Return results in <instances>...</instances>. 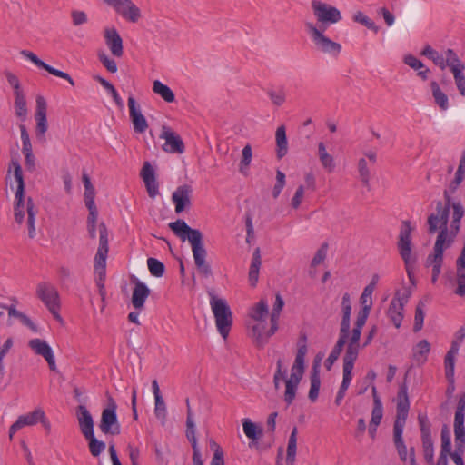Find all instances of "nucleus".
I'll list each match as a JSON object with an SVG mask.
<instances>
[{"label": "nucleus", "instance_id": "obj_15", "mask_svg": "<svg viewBox=\"0 0 465 465\" xmlns=\"http://www.w3.org/2000/svg\"><path fill=\"white\" fill-rule=\"evenodd\" d=\"M193 194V188L189 184H183L176 188L172 193V201L174 204L176 213H181L185 209L192 205L191 197Z\"/></svg>", "mask_w": 465, "mask_h": 465}, {"label": "nucleus", "instance_id": "obj_1", "mask_svg": "<svg viewBox=\"0 0 465 465\" xmlns=\"http://www.w3.org/2000/svg\"><path fill=\"white\" fill-rule=\"evenodd\" d=\"M170 229L183 242L188 240L194 259L195 266L201 275L205 278L212 276L210 264L206 262L207 251L203 245V236L200 230L191 228L183 220L178 219L169 223Z\"/></svg>", "mask_w": 465, "mask_h": 465}, {"label": "nucleus", "instance_id": "obj_55", "mask_svg": "<svg viewBox=\"0 0 465 465\" xmlns=\"http://www.w3.org/2000/svg\"><path fill=\"white\" fill-rule=\"evenodd\" d=\"M311 388L309 391L308 397L312 401H315L319 395V391L321 387V378L320 376L311 375Z\"/></svg>", "mask_w": 465, "mask_h": 465}, {"label": "nucleus", "instance_id": "obj_20", "mask_svg": "<svg viewBox=\"0 0 465 465\" xmlns=\"http://www.w3.org/2000/svg\"><path fill=\"white\" fill-rule=\"evenodd\" d=\"M43 418H45V411L42 409H35L32 412L19 416L16 421L13 423L9 429V438L12 439L14 434L23 427L33 426Z\"/></svg>", "mask_w": 465, "mask_h": 465}, {"label": "nucleus", "instance_id": "obj_5", "mask_svg": "<svg viewBox=\"0 0 465 465\" xmlns=\"http://www.w3.org/2000/svg\"><path fill=\"white\" fill-rule=\"evenodd\" d=\"M305 27L318 52L332 56H337L341 53V45L324 35L327 29H320L312 23H306Z\"/></svg>", "mask_w": 465, "mask_h": 465}, {"label": "nucleus", "instance_id": "obj_22", "mask_svg": "<svg viewBox=\"0 0 465 465\" xmlns=\"http://www.w3.org/2000/svg\"><path fill=\"white\" fill-rule=\"evenodd\" d=\"M105 44L115 57H122L124 54L123 39L114 27L105 28L104 31Z\"/></svg>", "mask_w": 465, "mask_h": 465}, {"label": "nucleus", "instance_id": "obj_9", "mask_svg": "<svg viewBox=\"0 0 465 465\" xmlns=\"http://www.w3.org/2000/svg\"><path fill=\"white\" fill-rule=\"evenodd\" d=\"M418 422L420 430L422 452L425 461L429 465H435L434 445L431 437V424L425 414L418 415Z\"/></svg>", "mask_w": 465, "mask_h": 465}, {"label": "nucleus", "instance_id": "obj_26", "mask_svg": "<svg viewBox=\"0 0 465 465\" xmlns=\"http://www.w3.org/2000/svg\"><path fill=\"white\" fill-rule=\"evenodd\" d=\"M266 322H255L251 328L250 336L252 338L257 347L262 348L267 342L271 336L268 335V331L264 333Z\"/></svg>", "mask_w": 465, "mask_h": 465}, {"label": "nucleus", "instance_id": "obj_33", "mask_svg": "<svg viewBox=\"0 0 465 465\" xmlns=\"http://www.w3.org/2000/svg\"><path fill=\"white\" fill-rule=\"evenodd\" d=\"M28 346L35 351V354L40 355L45 359L54 354L52 348L48 345V343L45 341L38 338L29 341Z\"/></svg>", "mask_w": 465, "mask_h": 465}, {"label": "nucleus", "instance_id": "obj_39", "mask_svg": "<svg viewBox=\"0 0 465 465\" xmlns=\"http://www.w3.org/2000/svg\"><path fill=\"white\" fill-rule=\"evenodd\" d=\"M268 312L267 302L262 299L251 309L249 315L254 322H262L266 319Z\"/></svg>", "mask_w": 465, "mask_h": 465}, {"label": "nucleus", "instance_id": "obj_11", "mask_svg": "<svg viewBox=\"0 0 465 465\" xmlns=\"http://www.w3.org/2000/svg\"><path fill=\"white\" fill-rule=\"evenodd\" d=\"M396 403V418L393 427H404L410 410L408 386L405 382L399 387Z\"/></svg>", "mask_w": 465, "mask_h": 465}, {"label": "nucleus", "instance_id": "obj_63", "mask_svg": "<svg viewBox=\"0 0 465 465\" xmlns=\"http://www.w3.org/2000/svg\"><path fill=\"white\" fill-rule=\"evenodd\" d=\"M465 339V326H461L455 333L454 335V339L453 341H451V345H450V350H453V348H456L454 349L455 351H458L459 352V350H460V344L462 343L463 340Z\"/></svg>", "mask_w": 465, "mask_h": 465}, {"label": "nucleus", "instance_id": "obj_16", "mask_svg": "<svg viewBox=\"0 0 465 465\" xmlns=\"http://www.w3.org/2000/svg\"><path fill=\"white\" fill-rule=\"evenodd\" d=\"M128 107L130 119L134 125V131L143 134L148 128V123L144 115L141 113L140 105L136 104L134 96L128 97Z\"/></svg>", "mask_w": 465, "mask_h": 465}, {"label": "nucleus", "instance_id": "obj_12", "mask_svg": "<svg viewBox=\"0 0 465 465\" xmlns=\"http://www.w3.org/2000/svg\"><path fill=\"white\" fill-rule=\"evenodd\" d=\"M46 112V101L42 95H38L36 97V110L35 114V119L36 122L35 135L37 140L42 143L45 142V133L48 129Z\"/></svg>", "mask_w": 465, "mask_h": 465}, {"label": "nucleus", "instance_id": "obj_40", "mask_svg": "<svg viewBox=\"0 0 465 465\" xmlns=\"http://www.w3.org/2000/svg\"><path fill=\"white\" fill-rule=\"evenodd\" d=\"M186 438L190 441L193 450L199 449L195 436V424L193 421L192 409H189L188 415L186 417Z\"/></svg>", "mask_w": 465, "mask_h": 465}, {"label": "nucleus", "instance_id": "obj_4", "mask_svg": "<svg viewBox=\"0 0 465 465\" xmlns=\"http://www.w3.org/2000/svg\"><path fill=\"white\" fill-rule=\"evenodd\" d=\"M210 305L215 319L218 332L225 340L232 325V313L224 299L218 298L213 290L208 292Z\"/></svg>", "mask_w": 465, "mask_h": 465}, {"label": "nucleus", "instance_id": "obj_52", "mask_svg": "<svg viewBox=\"0 0 465 465\" xmlns=\"http://www.w3.org/2000/svg\"><path fill=\"white\" fill-rule=\"evenodd\" d=\"M424 303L420 301L416 306L415 309V315H414V325H413V331L415 332L420 331L423 326L424 322V312H423Z\"/></svg>", "mask_w": 465, "mask_h": 465}, {"label": "nucleus", "instance_id": "obj_47", "mask_svg": "<svg viewBox=\"0 0 465 465\" xmlns=\"http://www.w3.org/2000/svg\"><path fill=\"white\" fill-rule=\"evenodd\" d=\"M154 414L155 417L161 421L162 425H165L167 411L165 402L162 396L155 398Z\"/></svg>", "mask_w": 465, "mask_h": 465}, {"label": "nucleus", "instance_id": "obj_35", "mask_svg": "<svg viewBox=\"0 0 465 465\" xmlns=\"http://www.w3.org/2000/svg\"><path fill=\"white\" fill-rule=\"evenodd\" d=\"M355 361L356 360L343 358V378L339 390L347 391L352 380V370Z\"/></svg>", "mask_w": 465, "mask_h": 465}, {"label": "nucleus", "instance_id": "obj_23", "mask_svg": "<svg viewBox=\"0 0 465 465\" xmlns=\"http://www.w3.org/2000/svg\"><path fill=\"white\" fill-rule=\"evenodd\" d=\"M76 418L79 425V429L84 437L93 434L94 431V420L84 404H80L76 408Z\"/></svg>", "mask_w": 465, "mask_h": 465}, {"label": "nucleus", "instance_id": "obj_61", "mask_svg": "<svg viewBox=\"0 0 465 465\" xmlns=\"http://www.w3.org/2000/svg\"><path fill=\"white\" fill-rule=\"evenodd\" d=\"M297 386L298 385L292 383V381H285L286 389L284 393V401L287 405H291L296 395Z\"/></svg>", "mask_w": 465, "mask_h": 465}, {"label": "nucleus", "instance_id": "obj_44", "mask_svg": "<svg viewBox=\"0 0 465 465\" xmlns=\"http://www.w3.org/2000/svg\"><path fill=\"white\" fill-rule=\"evenodd\" d=\"M421 55H424L432 60V62L437 66L444 70V56L438 51L434 50L430 45H427L424 46L423 50L421 51Z\"/></svg>", "mask_w": 465, "mask_h": 465}, {"label": "nucleus", "instance_id": "obj_13", "mask_svg": "<svg viewBox=\"0 0 465 465\" xmlns=\"http://www.w3.org/2000/svg\"><path fill=\"white\" fill-rule=\"evenodd\" d=\"M410 295V292H406L401 296L400 292H398L391 301L388 309V316L396 328H400L401 324V321L403 319V307L408 302Z\"/></svg>", "mask_w": 465, "mask_h": 465}, {"label": "nucleus", "instance_id": "obj_50", "mask_svg": "<svg viewBox=\"0 0 465 465\" xmlns=\"http://www.w3.org/2000/svg\"><path fill=\"white\" fill-rule=\"evenodd\" d=\"M353 20L366 26L368 29L372 30L374 33H378L380 30V27L376 25L372 20H371L366 15H364L361 11H358L357 13L354 14Z\"/></svg>", "mask_w": 465, "mask_h": 465}, {"label": "nucleus", "instance_id": "obj_37", "mask_svg": "<svg viewBox=\"0 0 465 465\" xmlns=\"http://www.w3.org/2000/svg\"><path fill=\"white\" fill-rule=\"evenodd\" d=\"M153 91L167 103H173L175 100V95L172 89L159 80L153 82Z\"/></svg>", "mask_w": 465, "mask_h": 465}, {"label": "nucleus", "instance_id": "obj_32", "mask_svg": "<svg viewBox=\"0 0 465 465\" xmlns=\"http://www.w3.org/2000/svg\"><path fill=\"white\" fill-rule=\"evenodd\" d=\"M276 146H277V157L282 159L287 154L288 143L286 137V129L284 125H281L277 128L276 134Z\"/></svg>", "mask_w": 465, "mask_h": 465}, {"label": "nucleus", "instance_id": "obj_30", "mask_svg": "<svg viewBox=\"0 0 465 465\" xmlns=\"http://www.w3.org/2000/svg\"><path fill=\"white\" fill-rule=\"evenodd\" d=\"M403 429L404 427H393V442L400 460L405 462L407 460L408 451L403 441Z\"/></svg>", "mask_w": 465, "mask_h": 465}, {"label": "nucleus", "instance_id": "obj_38", "mask_svg": "<svg viewBox=\"0 0 465 465\" xmlns=\"http://www.w3.org/2000/svg\"><path fill=\"white\" fill-rule=\"evenodd\" d=\"M432 96L436 104L442 110L446 111L449 107L448 96L440 90L437 82L430 83Z\"/></svg>", "mask_w": 465, "mask_h": 465}, {"label": "nucleus", "instance_id": "obj_28", "mask_svg": "<svg viewBox=\"0 0 465 465\" xmlns=\"http://www.w3.org/2000/svg\"><path fill=\"white\" fill-rule=\"evenodd\" d=\"M348 338H349L348 334L341 333V332L339 333V339L324 363L325 368L328 371H330L331 369L334 362L338 360L341 352L343 350L345 343L348 341Z\"/></svg>", "mask_w": 465, "mask_h": 465}, {"label": "nucleus", "instance_id": "obj_31", "mask_svg": "<svg viewBox=\"0 0 465 465\" xmlns=\"http://www.w3.org/2000/svg\"><path fill=\"white\" fill-rule=\"evenodd\" d=\"M449 67L451 73L454 74L455 72L460 71L463 72L465 69V65L460 60L456 53L452 49H447L445 52L444 57V69Z\"/></svg>", "mask_w": 465, "mask_h": 465}, {"label": "nucleus", "instance_id": "obj_57", "mask_svg": "<svg viewBox=\"0 0 465 465\" xmlns=\"http://www.w3.org/2000/svg\"><path fill=\"white\" fill-rule=\"evenodd\" d=\"M430 344L427 340H421L413 349V356L416 360H419L420 356L426 357L430 352Z\"/></svg>", "mask_w": 465, "mask_h": 465}, {"label": "nucleus", "instance_id": "obj_6", "mask_svg": "<svg viewBox=\"0 0 465 465\" xmlns=\"http://www.w3.org/2000/svg\"><path fill=\"white\" fill-rule=\"evenodd\" d=\"M411 231L412 227L411 222L407 220L403 221L401 223L397 246L399 252L404 261L408 276L410 280L413 282L411 268L416 262V259L411 256Z\"/></svg>", "mask_w": 465, "mask_h": 465}, {"label": "nucleus", "instance_id": "obj_49", "mask_svg": "<svg viewBox=\"0 0 465 465\" xmlns=\"http://www.w3.org/2000/svg\"><path fill=\"white\" fill-rule=\"evenodd\" d=\"M342 318L341 322L340 332L350 334L351 329V305L350 306H341Z\"/></svg>", "mask_w": 465, "mask_h": 465}, {"label": "nucleus", "instance_id": "obj_29", "mask_svg": "<svg viewBox=\"0 0 465 465\" xmlns=\"http://www.w3.org/2000/svg\"><path fill=\"white\" fill-rule=\"evenodd\" d=\"M261 264V250L257 247L252 253V262L249 269V282L252 287H255L258 282Z\"/></svg>", "mask_w": 465, "mask_h": 465}, {"label": "nucleus", "instance_id": "obj_48", "mask_svg": "<svg viewBox=\"0 0 465 465\" xmlns=\"http://www.w3.org/2000/svg\"><path fill=\"white\" fill-rule=\"evenodd\" d=\"M148 269L150 273L154 277H161L163 275L165 271L164 264L156 258H148L147 260Z\"/></svg>", "mask_w": 465, "mask_h": 465}, {"label": "nucleus", "instance_id": "obj_64", "mask_svg": "<svg viewBox=\"0 0 465 465\" xmlns=\"http://www.w3.org/2000/svg\"><path fill=\"white\" fill-rule=\"evenodd\" d=\"M456 86L462 96H465V75L463 72L457 71L453 74Z\"/></svg>", "mask_w": 465, "mask_h": 465}, {"label": "nucleus", "instance_id": "obj_21", "mask_svg": "<svg viewBox=\"0 0 465 465\" xmlns=\"http://www.w3.org/2000/svg\"><path fill=\"white\" fill-rule=\"evenodd\" d=\"M36 296L48 306H53L54 303H59V293L56 288L50 282H42L36 286Z\"/></svg>", "mask_w": 465, "mask_h": 465}, {"label": "nucleus", "instance_id": "obj_27", "mask_svg": "<svg viewBox=\"0 0 465 465\" xmlns=\"http://www.w3.org/2000/svg\"><path fill=\"white\" fill-rule=\"evenodd\" d=\"M284 306V301L282 298L280 293H277L275 296V302L273 304L271 316H270V323L271 328L268 331V335L272 336L278 331V322L280 318V313Z\"/></svg>", "mask_w": 465, "mask_h": 465}, {"label": "nucleus", "instance_id": "obj_59", "mask_svg": "<svg viewBox=\"0 0 465 465\" xmlns=\"http://www.w3.org/2000/svg\"><path fill=\"white\" fill-rule=\"evenodd\" d=\"M285 186V174L280 171L277 170L276 172V183L272 189V196L273 198H277L283 187Z\"/></svg>", "mask_w": 465, "mask_h": 465}, {"label": "nucleus", "instance_id": "obj_43", "mask_svg": "<svg viewBox=\"0 0 465 465\" xmlns=\"http://www.w3.org/2000/svg\"><path fill=\"white\" fill-rule=\"evenodd\" d=\"M15 114L21 120H25L27 115L26 100L24 93L16 92L15 94Z\"/></svg>", "mask_w": 465, "mask_h": 465}, {"label": "nucleus", "instance_id": "obj_24", "mask_svg": "<svg viewBox=\"0 0 465 465\" xmlns=\"http://www.w3.org/2000/svg\"><path fill=\"white\" fill-rule=\"evenodd\" d=\"M134 282V287L132 294V304L136 310H142L144 307L145 301L149 297L151 291L144 282L138 279H135Z\"/></svg>", "mask_w": 465, "mask_h": 465}, {"label": "nucleus", "instance_id": "obj_51", "mask_svg": "<svg viewBox=\"0 0 465 465\" xmlns=\"http://www.w3.org/2000/svg\"><path fill=\"white\" fill-rule=\"evenodd\" d=\"M441 450L440 455L449 456L451 454V442L450 431L447 426H444L441 430Z\"/></svg>", "mask_w": 465, "mask_h": 465}, {"label": "nucleus", "instance_id": "obj_56", "mask_svg": "<svg viewBox=\"0 0 465 465\" xmlns=\"http://www.w3.org/2000/svg\"><path fill=\"white\" fill-rule=\"evenodd\" d=\"M252 157V147L250 144H246L242 149V156L240 162V172L244 173V169H247L251 163Z\"/></svg>", "mask_w": 465, "mask_h": 465}, {"label": "nucleus", "instance_id": "obj_53", "mask_svg": "<svg viewBox=\"0 0 465 465\" xmlns=\"http://www.w3.org/2000/svg\"><path fill=\"white\" fill-rule=\"evenodd\" d=\"M97 56L101 64L106 68L108 72L112 74L117 72V64L115 61L110 58L104 51L98 52Z\"/></svg>", "mask_w": 465, "mask_h": 465}, {"label": "nucleus", "instance_id": "obj_7", "mask_svg": "<svg viewBox=\"0 0 465 465\" xmlns=\"http://www.w3.org/2000/svg\"><path fill=\"white\" fill-rule=\"evenodd\" d=\"M312 9L319 24L320 29H327L331 25L339 23L342 19L340 10L320 0L312 1Z\"/></svg>", "mask_w": 465, "mask_h": 465}, {"label": "nucleus", "instance_id": "obj_36", "mask_svg": "<svg viewBox=\"0 0 465 465\" xmlns=\"http://www.w3.org/2000/svg\"><path fill=\"white\" fill-rule=\"evenodd\" d=\"M355 361L356 360L343 358V378L339 390L347 391L352 380V370Z\"/></svg>", "mask_w": 465, "mask_h": 465}, {"label": "nucleus", "instance_id": "obj_19", "mask_svg": "<svg viewBox=\"0 0 465 465\" xmlns=\"http://www.w3.org/2000/svg\"><path fill=\"white\" fill-rule=\"evenodd\" d=\"M140 176L143 179L148 195L151 198H154L157 194H159V185L156 181L155 170L149 162L146 161L143 163L140 172Z\"/></svg>", "mask_w": 465, "mask_h": 465}, {"label": "nucleus", "instance_id": "obj_25", "mask_svg": "<svg viewBox=\"0 0 465 465\" xmlns=\"http://www.w3.org/2000/svg\"><path fill=\"white\" fill-rule=\"evenodd\" d=\"M361 329L360 327L354 326L351 331V337L348 338V345L345 351V354L343 358L357 360L360 351V339L361 335Z\"/></svg>", "mask_w": 465, "mask_h": 465}, {"label": "nucleus", "instance_id": "obj_8", "mask_svg": "<svg viewBox=\"0 0 465 465\" xmlns=\"http://www.w3.org/2000/svg\"><path fill=\"white\" fill-rule=\"evenodd\" d=\"M117 405L112 397L108 398L107 407L104 408L101 414L99 423L100 430L105 435H119L121 432V425L116 414Z\"/></svg>", "mask_w": 465, "mask_h": 465}, {"label": "nucleus", "instance_id": "obj_3", "mask_svg": "<svg viewBox=\"0 0 465 465\" xmlns=\"http://www.w3.org/2000/svg\"><path fill=\"white\" fill-rule=\"evenodd\" d=\"M445 203L441 201L436 203V213L428 216V232L434 233L440 230L436 242L441 239V246H444L448 237V221L450 208V196L448 191L443 193Z\"/></svg>", "mask_w": 465, "mask_h": 465}, {"label": "nucleus", "instance_id": "obj_54", "mask_svg": "<svg viewBox=\"0 0 465 465\" xmlns=\"http://www.w3.org/2000/svg\"><path fill=\"white\" fill-rule=\"evenodd\" d=\"M99 251H109L108 247V230L104 223L99 224Z\"/></svg>", "mask_w": 465, "mask_h": 465}, {"label": "nucleus", "instance_id": "obj_2", "mask_svg": "<svg viewBox=\"0 0 465 465\" xmlns=\"http://www.w3.org/2000/svg\"><path fill=\"white\" fill-rule=\"evenodd\" d=\"M11 164L14 167V175L17 182V189L15 193L14 214L15 220L17 223H22L25 218V211L27 213V228L28 236L33 239L35 236V215L37 209L35 208L33 200L27 199L26 206L25 208L24 196H25V182L23 178L22 167L17 160H12Z\"/></svg>", "mask_w": 465, "mask_h": 465}, {"label": "nucleus", "instance_id": "obj_62", "mask_svg": "<svg viewBox=\"0 0 465 465\" xmlns=\"http://www.w3.org/2000/svg\"><path fill=\"white\" fill-rule=\"evenodd\" d=\"M268 95L271 98L272 104L277 106L283 104L286 99L285 92L282 89L278 91L270 90L268 91Z\"/></svg>", "mask_w": 465, "mask_h": 465}, {"label": "nucleus", "instance_id": "obj_45", "mask_svg": "<svg viewBox=\"0 0 465 465\" xmlns=\"http://www.w3.org/2000/svg\"><path fill=\"white\" fill-rule=\"evenodd\" d=\"M242 427L245 435L252 440H258L262 434V429L258 428L249 419H243Z\"/></svg>", "mask_w": 465, "mask_h": 465}, {"label": "nucleus", "instance_id": "obj_46", "mask_svg": "<svg viewBox=\"0 0 465 465\" xmlns=\"http://www.w3.org/2000/svg\"><path fill=\"white\" fill-rule=\"evenodd\" d=\"M358 172L361 182L364 186L370 185L371 172L365 158H360L358 161Z\"/></svg>", "mask_w": 465, "mask_h": 465}, {"label": "nucleus", "instance_id": "obj_18", "mask_svg": "<svg viewBox=\"0 0 465 465\" xmlns=\"http://www.w3.org/2000/svg\"><path fill=\"white\" fill-rule=\"evenodd\" d=\"M20 54L26 59L30 60L32 63H34L37 67L39 68H42V69H45V71H47L49 74L54 75V76H57V77H60V78H63L66 81H68V83L74 86V81L73 80V78L69 75V74L65 73V72H63V71H60L58 69H55L54 67H52L51 65H49L48 64L45 63L44 61H42L41 59H39L37 57V55L35 54H34L33 52L31 51H28V50H22L20 52Z\"/></svg>", "mask_w": 465, "mask_h": 465}, {"label": "nucleus", "instance_id": "obj_34", "mask_svg": "<svg viewBox=\"0 0 465 465\" xmlns=\"http://www.w3.org/2000/svg\"><path fill=\"white\" fill-rule=\"evenodd\" d=\"M297 427H293L291 435L288 440L287 454H286V464L294 465L297 449Z\"/></svg>", "mask_w": 465, "mask_h": 465}, {"label": "nucleus", "instance_id": "obj_60", "mask_svg": "<svg viewBox=\"0 0 465 465\" xmlns=\"http://www.w3.org/2000/svg\"><path fill=\"white\" fill-rule=\"evenodd\" d=\"M382 416H383L382 403L378 402V401H376V405H373V408L371 411V420L370 423H371L373 425H380Z\"/></svg>", "mask_w": 465, "mask_h": 465}, {"label": "nucleus", "instance_id": "obj_42", "mask_svg": "<svg viewBox=\"0 0 465 465\" xmlns=\"http://www.w3.org/2000/svg\"><path fill=\"white\" fill-rule=\"evenodd\" d=\"M84 439L88 441L89 451L94 457H98L105 450V443L97 440L94 432L85 436Z\"/></svg>", "mask_w": 465, "mask_h": 465}, {"label": "nucleus", "instance_id": "obj_58", "mask_svg": "<svg viewBox=\"0 0 465 465\" xmlns=\"http://www.w3.org/2000/svg\"><path fill=\"white\" fill-rule=\"evenodd\" d=\"M328 247H329V245L327 242H323L321 245V247L318 249V251L316 252L314 257L312 258V260L311 262L312 267H316L317 265L322 263L326 259Z\"/></svg>", "mask_w": 465, "mask_h": 465}, {"label": "nucleus", "instance_id": "obj_41", "mask_svg": "<svg viewBox=\"0 0 465 465\" xmlns=\"http://www.w3.org/2000/svg\"><path fill=\"white\" fill-rule=\"evenodd\" d=\"M455 350H449L444 357V369L446 378H455V359L458 355Z\"/></svg>", "mask_w": 465, "mask_h": 465}, {"label": "nucleus", "instance_id": "obj_17", "mask_svg": "<svg viewBox=\"0 0 465 465\" xmlns=\"http://www.w3.org/2000/svg\"><path fill=\"white\" fill-rule=\"evenodd\" d=\"M444 246H441V239L438 242H435L434 244V253L430 254L426 260V265H432V275H431V282L436 283L438 281L439 275L441 272V266L443 263V252Z\"/></svg>", "mask_w": 465, "mask_h": 465}, {"label": "nucleus", "instance_id": "obj_14", "mask_svg": "<svg viewBox=\"0 0 465 465\" xmlns=\"http://www.w3.org/2000/svg\"><path fill=\"white\" fill-rule=\"evenodd\" d=\"M160 138L165 140V143L163 145V151L170 153H183L184 152L185 146L181 136L168 126H162Z\"/></svg>", "mask_w": 465, "mask_h": 465}, {"label": "nucleus", "instance_id": "obj_10", "mask_svg": "<svg viewBox=\"0 0 465 465\" xmlns=\"http://www.w3.org/2000/svg\"><path fill=\"white\" fill-rule=\"evenodd\" d=\"M106 5L113 7L114 10L123 18L131 23H136L142 16L141 10L132 0H104Z\"/></svg>", "mask_w": 465, "mask_h": 465}]
</instances>
